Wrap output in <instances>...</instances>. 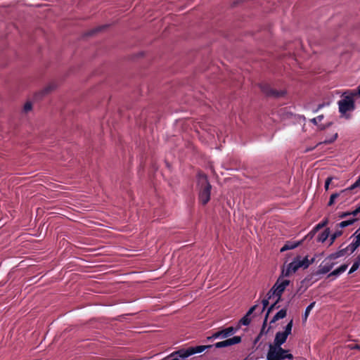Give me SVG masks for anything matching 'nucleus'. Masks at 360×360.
<instances>
[{
    "label": "nucleus",
    "mask_w": 360,
    "mask_h": 360,
    "mask_svg": "<svg viewBox=\"0 0 360 360\" xmlns=\"http://www.w3.org/2000/svg\"><path fill=\"white\" fill-rule=\"evenodd\" d=\"M356 96L354 91H347L342 94V98L338 101L339 112L345 119L351 117L349 112L355 110L356 104L354 97Z\"/></svg>",
    "instance_id": "1"
},
{
    "label": "nucleus",
    "mask_w": 360,
    "mask_h": 360,
    "mask_svg": "<svg viewBox=\"0 0 360 360\" xmlns=\"http://www.w3.org/2000/svg\"><path fill=\"white\" fill-rule=\"evenodd\" d=\"M197 178L199 186L198 200L202 205H205L210 200L212 185L207 175L202 172L198 173Z\"/></svg>",
    "instance_id": "2"
},
{
    "label": "nucleus",
    "mask_w": 360,
    "mask_h": 360,
    "mask_svg": "<svg viewBox=\"0 0 360 360\" xmlns=\"http://www.w3.org/2000/svg\"><path fill=\"white\" fill-rule=\"evenodd\" d=\"M289 349H283L281 346H271L269 345V350L266 354L267 360H293L294 356L289 353Z\"/></svg>",
    "instance_id": "3"
},
{
    "label": "nucleus",
    "mask_w": 360,
    "mask_h": 360,
    "mask_svg": "<svg viewBox=\"0 0 360 360\" xmlns=\"http://www.w3.org/2000/svg\"><path fill=\"white\" fill-rule=\"evenodd\" d=\"M212 347H213V345H197L195 347H189L186 349H184V348L180 349V352L178 354L187 358L193 354L201 353L207 349L212 348Z\"/></svg>",
    "instance_id": "4"
},
{
    "label": "nucleus",
    "mask_w": 360,
    "mask_h": 360,
    "mask_svg": "<svg viewBox=\"0 0 360 360\" xmlns=\"http://www.w3.org/2000/svg\"><path fill=\"white\" fill-rule=\"evenodd\" d=\"M314 276V274L311 273L310 274H308L301 282L300 285L297 288L295 293H294L291 299H293L297 294L302 295L304 293L307 289L315 281H318V278L315 279L314 281H312Z\"/></svg>",
    "instance_id": "5"
},
{
    "label": "nucleus",
    "mask_w": 360,
    "mask_h": 360,
    "mask_svg": "<svg viewBox=\"0 0 360 360\" xmlns=\"http://www.w3.org/2000/svg\"><path fill=\"white\" fill-rule=\"evenodd\" d=\"M292 299H290L286 305L285 306V307H283V309H281V310H279L274 316V317L272 318V319L270 321V324H272V323H274L275 322H276L277 321L280 320V319H283L284 318L286 317L287 316V311H288V308L290 305V303L291 302Z\"/></svg>",
    "instance_id": "6"
},
{
    "label": "nucleus",
    "mask_w": 360,
    "mask_h": 360,
    "mask_svg": "<svg viewBox=\"0 0 360 360\" xmlns=\"http://www.w3.org/2000/svg\"><path fill=\"white\" fill-rule=\"evenodd\" d=\"M344 245H345V243H342L340 245V246L339 247L340 249L337 252L331 253L330 255H329L326 257V259L333 260V259H335L337 258H339L340 257H342V256L345 255L348 252L349 253V250L347 249V246L344 248H342Z\"/></svg>",
    "instance_id": "7"
},
{
    "label": "nucleus",
    "mask_w": 360,
    "mask_h": 360,
    "mask_svg": "<svg viewBox=\"0 0 360 360\" xmlns=\"http://www.w3.org/2000/svg\"><path fill=\"white\" fill-rule=\"evenodd\" d=\"M344 245H345V243H342L340 245V246L339 247L340 249L337 252L331 253L330 255H329L326 257V259L333 260V259H335L337 258H339L340 257H342V256L345 255L348 252L349 253V250L347 249V246L344 248H342Z\"/></svg>",
    "instance_id": "8"
},
{
    "label": "nucleus",
    "mask_w": 360,
    "mask_h": 360,
    "mask_svg": "<svg viewBox=\"0 0 360 360\" xmlns=\"http://www.w3.org/2000/svg\"><path fill=\"white\" fill-rule=\"evenodd\" d=\"M290 281L288 279H279L278 278L274 286L278 292L283 293L286 288L290 285Z\"/></svg>",
    "instance_id": "9"
},
{
    "label": "nucleus",
    "mask_w": 360,
    "mask_h": 360,
    "mask_svg": "<svg viewBox=\"0 0 360 360\" xmlns=\"http://www.w3.org/2000/svg\"><path fill=\"white\" fill-rule=\"evenodd\" d=\"M303 243H304V240H300L298 241L288 240L281 248L280 252H283L287 250H293V249L299 247L300 245H302Z\"/></svg>",
    "instance_id": "10"
},
{
    "label": "nucleus",
    "mask_w": 360,
    "mask_h": 360,
    "mask_svg": "<svg viewBox=\"0 0 360 360\" xmlns=\"http://www.w3.org/2000/svg\"><path fill=\"white\" fill-rule=\"evenodd\" d=\"M288 337V335H285L281 331L277 332L271 346H282L286 342Z\"/></svg>",
    "instance_id": "11"
},
{
    "label": "nucleus",
    "mask_w": 360,
    "mask_h": 360,
    "mask_svg": "<svg viewBox=\"0 0 360 360\" xmlns=\"http://www.w3.org/2000/svg\"><path fill=\"white\" fill-rule=\"evenodd\" d=\"M335 264V262H331L330 264H326L323 266H320L319 269L317 271L313 272V274H314V276L319 275V274H326L328 273L333 269V267Z\"/></svg>",
    "instance_id": "12"
},
{
    "label": "nucleus",
    "mask_w": 360,
    "mask_h": 360,
    "mask_svg": "<svg viewBox=\"0 0 360 360\" xmlns=\"http://www.w3.org/2000/svg\"><path fill=\"white\" fill-rule=\"evenodd\" d=\"M295 259L297 262V265L299 268H303L304 269H307L310 266V262H309L308 256L304 257L302 259L300 255H297L295 257Z\"/></svg>",
    "instance_id": "13"
},
{
    "label": "nucleus",
    "mask_w": 360,
    "mask_h": 360,
    "mask_svg": "<svg viewBox=\"0 0 360 360\" xmlns=\"http://www.w3.org/2000/svg\"><path fill=\"white\" fill-rule=\"evenodd\" d=\"M53 89H54V86H51V85L46 86L41 91H40L34 94L35 99H41L44 96L47 95L52 90H53Z\"/></svg>",
    "instance_id": "14"
},
{
    "label": "nucleus",
    "mask_w": 360,
    "mask_h": 360,
    "mask_svg": "<svg viewBox=\"0 0 360 360\" xmlns=\"http://www.w3.org/2000/svg\"><path fill=\"white\" fill-rule=\"evenodd\" d=\"M347 267H348V264H343L337 268L336 269H335L333 271H331L328 275V277L338 276L339 275H340L341 274L345 272L346 271V269H347Z\"/></svg>",
    "instance_id": "15"
},
{
    "label": "nucleus",
    "mask_w": 360,
    "mask_h": 360,
    "mask_svg": "<svg viewBox=\"0 0 360 360\" xmlns=\"http://www.w3.org/2000/svg\"><path fill=\"white\" fill-rule=\"evenodd\" d=\"M357 221H358L357 218H354V217L351 218L349 219L342 221L340 222L339 224H337L336 228L342 229L346 228L349 226L354 224Z\"/></svg>",
    "instance_id": "16"
},
{
    "label": "nucleus",
    "mask_w": 360,
    "mask_h": 360,
    "mask_svg": "<svg viewBox=\"0 0 360 360\" xmlns=\"http://www.w3.org/2000/svg\"><path fill=\"white\" fill-rule=\"evenodd\" d=\"M261 91L266 96L269 97L271 92L272 91V88L267 83H260L258 84Z\"/></svg>",
    "instance_id": "17"
},
{
    "label": "nucleus",
    "mask_w": 360,
    "mask_h": 360,
    "mask_svg": "<svg viewBox=\"0 0 360 360\" xmlns=\"http://www.w3.org/2000/svg\"><path fill=\"white\" fill-rule=\"evenodd\" d=\"M227 347H231L232 345L240 344L242 342V337L241 336H233L232 338H225Z\"/></svg>",
    "instance_id": "18"
},
{
    "label": "nucleus",
    "mask_w": 360,
    "mask_h": 360,
    "mask_svg": "<svg viewBox=\"0 0 360 360\" xmlns=\"http://www.w3.org/2000/svg\"><path fill=\"white\" fill-rule=\"evenodd\" d=\"M180 352V349L175 351L170 354L169 355L167 356L164 359L161 360H180V359H185L186 357L183 356L182 355L179 354L178 353Z\"/></svg>",
    "instance_id": "19"
},
{
    "label": "nucleus",
    "mask_w": 360,
    "mask_h": 360,
    "mask_svg": "<svg viewBox=\"0 0 360 360\" xmlns=\"http://www.w3.org/2000/svg\"><path fill=\"white\" fill-rule=\"evenodd\" d=\"M330 233V229L329 228L325 229V230L322 233L319 234L317 239H316L317 241L321 242V243H324L329 237Z\"/></svg>",
    "instance_id": "20"
},
{
    "label": "nucleus",
    "mask_w": 360,
    "mask_h": 360,
    "mask_svg": "<svg viewBox=\"0 0 360 360\" xmlns=\"http://www.w3.org/2000/svg\"><path fill=\"white\" fill-rule=\"evenodd\" d=\"M287 94V91L285 90H276L272 89L269 97L278 98L284 97Z\"/></svg>",
    "instance_id": "21"
},
{
    "label": "nucleus",
    "mask_w": 360,
    "mask_h": 360,
    "mask_svg": "<svg viewBox=\"0 0 360 360\" xmlns=\"http://www.w3.org/2000/svg\"><path fill=\"white\" fill-rule=\"evenodd\" d=\"M343 234V231L342 229H338L337 228V229L335 230V231L332 233L331 235H330V239H329V245H331L334 243V242L335 241L336 238H338V237L341 236Z\"/></svg>",
    "instance_id": "22"
},
{
    "label": "nucleus",
    "mask_w": 360,
    "mask_h": 360,
    "mask_svg": "<svg viewBox=\"0 0 360 360\" xmlns=\"http://www.w3.org/2000/svg\"><path fill=\"white\" fill-rule=\"evenodd\" d=\"M108 27H109V25H103L98 26V27L91 30L90 31H89L86 34V36H93L94 34L107 29Z\"/></svg>",
    "instance_id": "23"
},
{
    "label": "nucleus",
    "mask_w": 360,
    "mask_h": 360,
    "mask_svg": "<svg viewBox=\"0 0 360 360\" xmlns=\"http://www.w3.org/2000/svg\"><path fill=\"white\" fill-rule=\"evenodd\" d=\"M219 331L221 335V339L228 338L233 335V333L231 332L232 328H231L230 326L224 328H220Z\"/></svg>",
    "instance_id": "24"
},
{
    "label": "nucleus",
    "mask_w": 360,
    "mask_h": 360,
    "mask_svg": "<svg viewBox=\"0 0 360 360\" xmlns=\"http://www.w3.org/2000/svg\"><path fill=\"white\" fill-rule=\"evenodd\" d=\"M315 304H316V302H312L307 307V308L305 309L304 313L302 315V323H304L307 321L309 314L311 310L312 309V308L314 307Z\"/></svg>",
    "instance_id": "25"
},
{
    "label": "nucleus",
    "mask_w": 360,
    "mask_h": 360,
    "mask_svg": "<svg viewBox=\"0 0 360 360\" xmlns=\"http://www.w3.org/2000/svg\"><path fill=\"white\" fill-rule=\"evenodd\" d=\"M338 137V133H335L331 137L326 139L324 141L318 143L316 146H319L321 144H330L333 143Z\"/></svg>",
    "instance_id": "26"
},
{
    "label": "nucleus",
    "mask_w": 360,
    "mask_h": 360,
    "mask_svg": "<svg viewBox=\"0 0 360 360\" xmlns=\"http://www.w3.org/2000/svg\"><path fill=\"white\" fill-rule=\"evenodd\" d=\"M346 193H342V191H340L339 193H334L331 194L330 196L329 201L328 202V206H332L333 205H334L336 198Z\"/></svg>",
    "instance_id": "27"
},
{
    "label": "nucleus",
    "mask_w": 360,
    "mask_h": 360,
    "mask_svg": "<svg viewBox=\"0 0 360 360\" xmlns=\"http://www.w3.org/2000/svg\"><path fill=\"white\" fill-rule=\"evenodd\" d=\"M359 266H360V255H359L356 257L352 267L350 268V269L349 271V274H352L353 272L356 271L359 269Z\"/></svg>",
    "instance_id": "28"
},
{
    "label": "nucleus",
    "mask_w": 360,
    "mask_h": 360,
    "mask_svg": "<svg viewBox=\"0 0 360 360\" xmlns=\"http://www.w3.org/2000/svg\"><path fill=\"white\" fill-rule=\"evenodd\" d=\"M356 188H360V176L358 178V179L349 187L342 190V193H349L351 192V191L354 190Z\"/></svg>",
    "instance_id": "29"
},
{
    "label": "nucleus",
    "mask_w": 360,
    "mask_h": 360,
    "mask_svg": "<svg viewBox=\"0 0 360 360\" xmlns=\"http://www.w3.org/2000/svg\"><path fill=\"white\" fill-rule=\"evenodd\" d=\"M250 315L246 313L245 315L238 321L239 323L245 326H249L251 322V319L250 318Z\"/></svg>",
    "instance_id": "30"
},
{
    "label": "nucleus",
    "mask_w": 360,
    "mask_h": 360,
    "mask_svg": "<svg viewBox=\"0 0 360 360\" xmlns=\"http://www.w3.org/2000/svg\"><path fill=\"white\" fill-rule=\"evenodd\" d=\"M292 326H293V320L291 319L288 323L287 325L285 326L284 328V330L283 331H281L282 333H283L285 335H289L291 334L292 333Z\"/></svg>",
    "instance_id": "31"
},
{
    "label": "nucleus",
    "mask_w": 360,
    "mask_h": 360,
    "mask_svg": "<svg viewBox=\"0 0 360 360\" xmlns=\"http://www.w3.org/2000/svg\"><path fill=\"white\" fill-rule=\"evenodd\" d=\"M288 267L292 271V273H295L300 269L295 257L292 262L288 264Z\"/></svg>",
    "instance_id": "32"
},
{
    "label": "nucleus",
    "mask_w": 360,
    "mask_h": 360,
    "mask_svg": "<svg viewBox=\"0 0 360 360\" xmlns=\"http://www.w3.org/2000/svg\"><path fill=\"white\" fill-rule=\"evenodd\" d=\"M328 222H329L328 218L326 217L325 219H323V220L321 222H320L319 224H316L314 226V229H316V231H319L320 229H321L323 227H325L326 226H327Z\"/></svg>",
    "instance_id": "33"
},
{
    "label": "nucleus",
    "mask_w": 360,
    "mask_h": 360,
    "mask_svg": "<svg viewBox=\"0 0 360 360\" xmlns=\"http://www.w3.org/2000/svg\"><path fill=\"white\" fill-rule=\"evenodd\" d=\"M354 237L353 242L360 247V230H356L350 238Z\"/></svg>",
    "instance_id": "34"
},
{
    "label": "nucleus",
    "mask_w": 360,
    "mask_h": 360,
    "mask_svg": "<svg viewBox=\"0 0 360 360\" xmlns=\"http://www.w3.org/2000/svg\"><path fill=\"white\" fill-rule=\"evenodd\" d=\"M292 271L287 266L286 269H283L281 271V274L278 277L279 279H283V277H288L290 275Z\"/></svg>",
    "instance_id": "35"
},
{
    "label": "nucleus",
    "mask_w": 360,
    "mask_h": 360,
    "mask_svg": "<svg viewBox=\"0 0 360 360\" xmlns=\"http://www.w3.org/2000/svg\"><path fill=\"white\" fill-rule=\"evenodd\" d=\"M318 231H316V229H314V227L311 229V231L307 235L304 236V238L302 239L304 240V241L305 240H311L314 237V236L316 235V233H317Z\"/></svg>",
    "instance_id": "36"
},
{
    "label": "nucleus",
    "mask_w": 360,
    "mask_h": 360,
    "mask_svg": "<svg viewBox=\"0 0 360 360\" xmlns=\"http://www.w3.org/2000/svg\"><path fill=\"white\" fill-rule=\"evenodd\" d=\"M276 294H278V292L276 291L275 287L273 285L267 292L266 297H268V299H271L273 297H275Z\"/></svg>",
    "instance_id": "37"
},
{
    "label": "nucleus",
    "mask_w": 360,
    "mask_h": 360,
    "mask_svg": "<svg viewBox=\"0 0 360 360\" xmlns=\"http://www.w3.org/2000/svg\"><path fill=\"white\" fill-rule=\"evenodd\" d=\"M358 248L359 246L352 241L349 245H347V249L349 250V254L354 252Z\"/></svg>",
    "instance_id": "38"
},
{
    "label": "nucleus",
    "mask_w": 360,
    "mask_h": 360,
    "mask_svg": "<svg viewBox=\"0 0 360 360\" xmlns=\"http://www.w3.org/2000/svg\"><path fill=\"white\" fill-rule=\"evenodd\" d=\"M333 124V122H327L326 124H321L318 125V128L320 131L326 130V129L330 127Z\"/></svg>",
    "instance_id": "39"
},
{
    "label": "nucleus",
    "mask_w": 360,
    "mask_h": 360,
    "mask_svg": "<svg viewBox=\"0 0 360 360\" xmlns=\"http://www.w3.org/2000/svg\"><path fill=\"white\" fill-rule=\"evenodd\" d=\"M281 111V116L283 118L290 119L292 118L293 116V114L292 112L286 111V108L282 109Z\"/></svg>",
    "instance_id": "40"
},
{
    "label": "nucleus",
    "mask_w": 360,
    "mask_h": 360,
    "mask_svg": "<svg viewBox=\"0 0 360 360\" xmlns=\"http://www.w3.org/2000/svg\"><path fill=\"white\" fill-rule=\"evenodd\" d=\"M276 301L271 304L269 307L267 308L268 313H271L274 309H278L280 308V305L278 304Z\"/></svg>",
    "instance_id": "41"
},
{
    "label": "nucleus",
    "mask_w": 360,
    "mask_h": 360,
    "mask_svg": "<svg viewBox=\"0 0 360 360\" xmlns=\"http://www.w3.org/2000/svg\"><path fill=\"white\" fill-rule=\"evenodd\" d=\"M212 345L215 348H224V347H227L226 340H224L223 341H221V342H217V343H215V344H214Z\"/></svg>",
    "instance_id": "42"
},
{
    "label": "nucleus",
    "mask_w": 360,
    "mask_h": 360,
    "mask_svg": "<svg viewBox=\"0 0 360 360\" xmlns=\"http://www.w3.org/2000/svg\"><path fill=\"white\" fill-rule=\"evenodd\" d=\"M269 300H270V299H268V297H266V298H265V299L262 300V305H263V307H262V310H261V311H260V314H262V313L265 310V309H266V308H268V307H269Z\"/></svg>",
    "instance_id": "43"
},
{
    "label": "nucleus",
    "mask_w": 360,
    "mask_h": 360,
    "mask_svg": "<svg viewBox=\"0 0 360 360\" xmlns=\"http://www.w3.org/2000/svg\"><path fill=\"white\" fill-rule=\"evenodd\" d=\"M323 119V115H319L317 117H314L310 120V122L314 125L318 126V121L321 122Z\"/></svg>",
    "instance_id": "44"
},
{
    "label": "nucleus",
    "mask_w": 360,
    "mask_h": 360,
    "mask_svg": "<svg viewBox=\"0 0 360 360\" xmlns=\"http://www.w3.org/2000/svg\"><path fill=\"white\" fill-rule=\"evenodd\" d=\"M32 109V103L30 101H27L24 105L23 111L27 112Z\"/></svg>",
    "instance_id": "45"
},
{
    "label": "nucleus",
    "mask_w": 360,
    "mask_h": 360,
    "mask_svg": "<svg viewBox=\"0 0 360 360\" xmlns=\"http://www.w3.org/2000/svg\"><path fill=\"white\" fill-rule=\"evenodd\" d=\"M242 325L239 323V321H238L235 326H230L231 328H232V333L233 335L235 334L240 328Z\"/></svg>",
    "instance_id": "46"
},
{
    "label": "nucleus",
    "mask_w": 360,
    "mask_h": 360,
    "mask_svg": "<svg viewBox=\"0 0 360 360\" xmlns=\"http://www.w3.org/2000/svg\"><path fill=\"white\" fill-rule=\"evenodd\" d=\"M333 179V176H328L326 179V181H325V185H324V188L326 191H328L329 189V186L332 181V180Z\"/></svg>",
    "instance_id": "47"
},
{
    "label": "nucleus",
    "mask_w": 360,
    "mask_h": 360,
    "mask_svg": "<svg viewBox=\"0 0 360 360\" xmlns=\"http://www.w3.org/2000/svg\"><path fill=\"white\" fill-rule=\"evenodd\" d=\"M271 327L269 326L267 329L266 327H262L261 328V330H260V332L259 333V335H261L262 337L263 335H266L269 330H271Z\"/></svg>",
    "instance_id": "48"
},
{
    "label": "nucleus",
    "mask_w": 360,
    "mask_h": 360,
    "mask_svg": "<svg viewBox=\"0 0 360 360\" xmlns=\"http://www.w3.org/2000/svg\"><path fill=\"white\" fill-rule=\"evenodd\" d=\"M329 105V103H325V102H323L322 103H320L317 105V107L313 110V112H318L320 109H321L322 108H323L324 106L326 105Z\"/></svg>",
    "instance_id": "49"
},
{
    "label": "nucleus",
    "mask_w": 360,
    "mask_h": 360,
    "mask_svg": "<svg viewBox=\"0 0 360 360\" xmlns=\"http://www.w3.org/2000/svg\"><path fill=\"white\" fill-rule=\"evenodd\" d=\"M348 216H350L349 211H347V212H340V213L338 214V217H339V218H340V219L346 218V217H347Z\"/></svg>",
    "instance_id": "50"
},
{
    "label": "nucleus",
    "mask_w": 360,
    "mask_h": 360,
    "mask_svg": "<svg viewBox=\"0 0 360 360\" xmlns=\"http://www.w3.org/2000/svg\"><path fill=\"white\" fill-rule=\"evenodd\" d=\"M359 213H360V206L356 207L354 210L349 212L350 215L353 217H356Z\"/></svg>",
    "instance_id": "51"
},
{
    "label": "nucleus",
    "mask_w": 360,
    "mask_h": 360,
    "mask_svg": "<svg viewBox=\"0 0 360 360\" xmlns=\"http://www.w3.org/2000/svg\"><path fill=\"white\" fill-rule=\"evenodd\" d=\"M258 307V304H255L253 306H252L249 310L247 311V313L249 314V315H251L256 309Z\"/></svg>",
    "instance_id": "52"
},
{
    "label": "nucleus",
    "mask_w": 360,
    "mask_h": 360,
    "mask_svg": "<svg viewBox=\"0 0 360 360\" xmlns=\"http://www.w3.org/2000/svg\"><path fill=\"white\" fill-rule=\"evenodd\" d=\"M282 295H283L282 292H278V294H276V295H275V297H276V302L277 303H279L280 302H281L283 300Z\"/></svg>",
    "instance_id": "53"
},
{
    "label": "nucleus",
    "mask_w": 360,
    "mask_h": 360,
    "mask_svg": "<svg viewBox=\"0 0 360 360\" xmlns=\"http://www.w3.org/2000/svg\"><path fill=\"white\" fill-rule=\"evenodd\" d=\"M348 347H349L350 349H357V350H360V345H358V344H355V345H348Z\"/></svg>",
    "instance_id": "54"
},
{
    "label": "nucleus",
    "mask_w": 360,
    "mask_h": 360,
    "mask_svg": "<svg viewBox=\"0 0 360 360\" xmlns=\"http://www.w3.org/2000/svg\"><path fill=\"white\" fill-rule=\"evenodd\" d=\"M212 335L214 339L221 338V335L219 330L214 332Z\"/></svg>",
    "instance_id": "55"
},
{
    "label": "nucleus",
    "mask_w": 360,
    "mask_h": 360,
    "mask_svg": "<svg viewBox=\"0 0 360 360\" xmlns=\"http://www.w3.org/2000/svg\"><path fill=\"white\" fill-rule=\"evenodd\" d=\"M244 1V0H236V1H234L232 4H231V6L232 7H236L237 6H238L239 4H242L243 2Z\"/></svg>",
    "instance_id": "56"
},
{
    "label": "nucleus",
    "mask_w": 360,
    "mask_h": 360,
    "mask_svg": "<svg viewBox=\"0 0 360 360\" xmlns=\"http://www.w3.org/2000/svg\"><path fill=\"white\" fill-rule=\"evenodd\" d=\"M165 163L166 167L168 168L169 170L172 171V166L170 162L167 160H165Z\"/></svg>",
    "instance_id": "57"
},
{
    "label": "nucleus",
    "mask_w": 360,
    "mask_h": 360,
    "mask_svg": "<svg viewBox=\"0 0 360 360\" xmlns=\"http://www.w3.org/2000/svg\"><path fill=\"white\" fill-rule=\"evenodd\" d=\"M262 336L258 334L253 341V345H255L260 340Z\"/></svg>",
    "instance_id": "58"
},
{
    "label": "nucleus",
    "mask_w": 360,
    "mask_h": 360,
    "mask_svg": "<svg viewBox=\"0 0 360 360\" xmlns=\"http://www.w3.org/2000/svg\"><path fill=\"white\" fill-rule=\"evenodd\" d=\"M317 146H314V147H309V148H307L305 150H304V152L305 153H308V152H310L311 150H313L314 148H316Z\"/></svg>",
    "instance_id": "59"
},
{
    "label": "nucleus",
    "mask_w": 360,
    "mask_h": 360,
    "mask_svg": "<svg viewBox=\"0 0 360 360\" xmlns=\"http://www.w3.org/2000/svg\"><path fill=\"white\" fill-rule=\"evenodd\" d=\"M356 90H357V91L356 92H354V93L356 94V95H359L360 96V84L358 86Z\"/></svg>",
    "instance_id": "60"
},
{
    "label": "nucleus",
    "mask_w": 360,
    "mask_h": 360,
    "mask_svg": "<svg viewBox=\"0 0 360 360\" xmlns=\"http://www.w3.org/2000/svg\"><path fill=\"white\" fill-rule=\"evenodd\" d=\"M213 340H214V338H212V335L208 336L206 338V341H212Z\"/></svg>",
    "instance_id": "61"
},
{
    "label": "nucleus",
    "mask_w": 360,
    "mask_h": 360,
    "mask_svg": "<svg viewBox=\"0 0 360 360\" xmlns=\"http://www.w3.org/2000/svg\"><path fill=\"white\" fill-rule=\"evenodd\" d=\"M269 314H270V313H268V311H266V314L264 316V320L268 321V318H269Z\"/></svg>",
    "instance_id": "62"
},
{
    "label": "nucleus",
    "mask_w": 360,
    "mask_h": 360,
    "mask_svg": "<svg viewBox=\"0 0 360 360\" xmlns=\"http://www.w3.org/2000/svg\"><path fill=\"white\" fill-rule=\"evenodd\" d=\"M315 257H312L311 259H309V262H310V265L312 264L315 262Z\"/></svg>",
    "instance_id": "63"
},
{
    "label": "nucleus",
    "mask_w": 360,
    "mask_h": 360,
    "mask_svg": "<svg viewBox=\"0 0 360 360\" xmlns=\"http://www.w3.org/2000/svg\"><path fill=\"white\" fill-rule=\"evenodd\" d=\"M350 194V192H349L348 193H346V194H343V195H340V197H341L342 198H345L347 199V195Z\"/></svg>",
    "instance_id": "64"
}]
</instances>
